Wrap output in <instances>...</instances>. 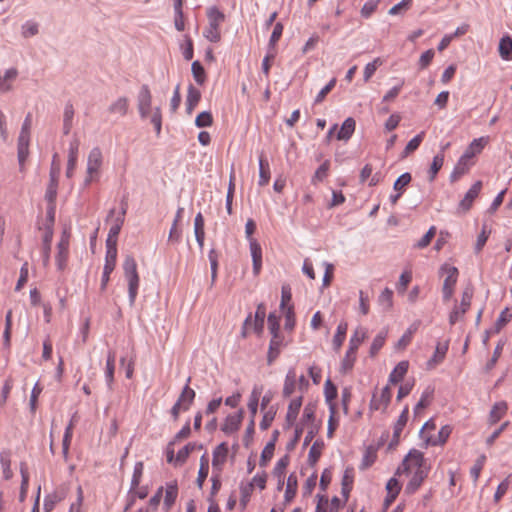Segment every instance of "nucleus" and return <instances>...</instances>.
I'll return each instance as SVG.
<instances>
[{"mask_svg": "<svg viewBox=\"0 0 512 512\" xmlns=\"http://www.w3.org/2000/svg\"><path fill=\"white\" fill-rule=\"evenodd\" d=\"M408 415L409 408L408 406H405L393 428V441H395L396 443L399 441L400 435L407 424Z\"/></svg>", "mask_w": 512, "mask_h": 512, "instance_id": "obj_43", "label": "nucleus"}, {"mask_svg": "<svg viewBox=\"0 0 512 512\" xmlns=\"http://www.w3.org/2000/svg\"><path fill=\"white\" fill-rule=\"evenodd\" d=\"M274 452H275V440H271L265 445V447L263 448V450L261 452L259 466L262 468H266L268 466L269 462L271 461V459L273 458Z\"/></svg>", "mask_w": 512, "mask_h": 512, "instance_id": "obj_46", "label": "nucleus"}, {"mask_svg": "<svg viewBox=\"0 0 512 512\" xmlns=\"http://www.w3.org/2000/svg\"><path fill=\"white\" fill-rule=\"evenodd\" d=\"M317 498L315 512H339L343 506V501L336 496L329 499L325 495H317Z\"/></svg>", "mask_w": 512, "mask_h": 512, "instance_id": "obj_15", "label": "nucleus"}, {"mask_svg": "<svg viewBox=\"0 0 512 512\" xmlns=\"http://www.w3.org/2000/svg\"><path fill=\"white\" fill-rule=\"evenodd\" d=\"M430 471L431 465L425 458L424 453L417 449H411L398 466L395 474H406L408 476L405 493L413 495L420 489Z\"/></svg>", "mask_w": 512, "mask_h": 512, "instance_id": "obj_1", "label": "nucleus"}, {"mask_svg": "<svg viewBox=\"0 0 512 512\" xmlns=\"http://www.w3.org/2000/svg\"><path fill=\"white\" fill-rule=\"evenodd\" d=\"M388 335V330H381L373 339L371 347H370V356L374 357L380 351V349L384 346L386 338Z\"/></svg>", "mask_w": 512, "mask_h": 512, "instance_id": "obj_50", "label": "nucleus"}, {"mask_svg": "<svg viewBox=\"0 0 512 512\" xmlns=\"http://www.w3.org/2000/svg\"><path fill=\"white\" fill-rule=\"evenodd\" d=\"M448 342H438L435 352L432 357L427 361V369L431 370L443 362L448 351Z\"/></svg>", "mask_w": 512, "mask_h": 512, "instance_id": "obj_23", "label": "nucleus"}, {"mask_svg": "<svg viewBox=\"0 0 512 512\" xmlns=\"http://www.w3.org/2000/svg\"><path fill=\"white\" fill-rule=\"evenodd\" d=\"M129 110V99L127 97H119L113 101L109 107L108 112L112 115L124 117Z\"/></svg>", "mask_w": 512, "mask_h": 512, "instance_id": "obj_31", "label": "nucleus"}, {"mask_svg": "<svg viewBox=\"0 0 512 512\" xmlns=\"http://www.w3.org/2000/svg\"><path fill=\"white\" fill-rule=\"evenodd\" d=\"M266 316V308L263 304H260L257 306L256 312H255V319L253 322L254 330L257 333H260L264 326V319Z\"/></svg>", "mask_w": 512, "mask_h": 512, "instance_id": "obj_61", "label": "nucleus"}, {"mask_svg": "<svg viewBox=\"0 0 512 512\" xmlns=\"http://www.w3.org/2000/svg\"><path fill=\"white\" fill-rule=\"evenodd\" d=\"M243 414L244 412L240 410L237 413L228 415L221 426V430L227 435L237 432L242 423Z\"/></svg>", "mask_w": 512, "mask_h": 512, "instance_id": "obj_17", "label": "nucleus"}, {"mask_svg": "<svg viewBox=\"0 0 512 512\" xmlns=\"http://www.w3.org/2000/svg\"><path fill=\"white\" fill-rule=\"evenodd\" d=\"M115 360H116L115 353L110 351L107 355L106 367H105V377H106V381H107L109 387H111L113 380H114Z\"/></svg>", "mask_w": 512, "mask_h": 512, "instance_id": "obj_54", "label": "nucleus"}, {"mask_svg": "<svg viewBox=\"0 0 512 512\" xmlns=\"http://www.w3.org/2000/svg\"><path fill=\"white\" fill-rule=\"evenodd\" d=\"M137 107L141 118H150L156 134L161 133L162 113L160 107L152 109V95L148 85H142L137 96Z\"/></svg>", "mask_w": 512, "mask_h": 512, "instance_id": "obj_2", "label": "nucleus"}, {"mask_svg": "<svg viewBox=\"0 0 512 512\" xmlns=\"http://www.w3.org/2000/svg\"><path fill=\"white\" fill-rule=\"evenodd\" d=\"M270 165L267 159L260 155L259 157V180L258 184L259 186H266L270 181Z\"/></svg>", "mask_w": 512, "mask_h": 512, "instance_id": "obj_41", "label": "nucleus"}, {"mask_svg": "<svg viewBox=\"0 0 512 512\" xmlns=\"http://www.w3.org/2000/svg\"><path fill=\"white\" fill-rule=\"evenodd\" d=\"M451 432L452 427L445 425L436 433V424L434 420L430 419L423 425L420 431V438L426 448L429 446H442L447 442Z\"/></svg>", "mask_w": 512, "mask_h": 512, "instance_id": "obj_3", "label": "nucleus"}, {"mask_svg": "<svg viewBox=\"0 0 512 512\" xmlns=\"http://www.w3.org/2000/svg\"><path fill=\"white\" fill-rule=\"evenodd\" d=\"M508 411V404L506 401L496 402L489 414V422L490 424H496L500 421Z\"/></svg>", "mask_w": 512, "mask_h": 512, "instance_id": "obj_36", "label": "nucleus"}, {"mask_svg": "<svg viewBox=\"0 0 512 512\" xmlns=\"http://www.w3.org/2000/svg\"><path fill=\"white\" fill-rule=\"evenodd\" d=\"M249 246L253 262V271L255 275H258L262 268V248L257 240H251Z\"/></svg>", "mask_w": 512, "mask_h": 512, "instance_id": "obj_27", "label": "nucleus"}, {"mask_svg": "<svg viewBox=\"0 0 512 512\" xmlns=\"http://www.w3.org/2000/svg\"><path fill=\"white\" fill-rule=\"evenodd\" d=\"M203 448L202 444H198L196 442H190L186 444L182 449H180L175 457V466L183 465L189 455L195 450H201Z\"/></svg>", "mask_w": 512, "mask_h": 512, "instance_id": "obj_28", "label": "nucleus"}, {"mask_svg": "<svg viewBox=\"0 0 512 512\" xmlns=\"http://www.w3.org/2000/svg\"><path fill=\"white\" fill-rule=\"evenodd\" d=\"M293 426L295 428V441H299L305 429L319 428L316 422V404L313 402L307 403L299 421L296 420Z\"/></svg>", "mask_w": 512, "mask_h": 512, "instance_id": "obj_7", "label": "nucleus"}, {"mask_svg": "<svg viewBox=\"0 0 512 512\" xmlns=\"http://www.w3.org/2000/svg\"><path fill=\"white\" fill-rule=\"evenodd\" d=\"M281 347H282V338L279 336V334L273 335L272 339L270 341V345H269V351H268V357H267L268 364H272L277 359V357L280 354Z\"/></svg>", "mask_w": 512, "mask_h": 512, "instance_id": "obj_42", "label": "nucleus"}, {"mask_svg": "<svg viewBox=\"0 0 512 512\" xmlns=\"http://www.w3.org/2000/svg\"><path fill=\"white\" fill-rule=\"evenodd\" d=\"M396 476L397 475L395 474V476L390 478L386 483L387 497L385 501L387 504L392 503L401 491L402 486Z\"/></svg>", "mask_w": 512, "mask_h": 512, "instance_id": "obj_37", "label": "nucleus"}, {"mask_svg": "<svg viewBox=\"0 0 512 512\" xmlns=\"http://www.w3.org/2000/svg\"><path fill=\"white\" fill-rule=\"evenodd\" d=\"M264 387L263 385H254L251 391V394L249 396L248 400V409L251 414V418H255L257 411H258V404L261 395L263 394Z\"/></svg>", "mask_w": 512, "mask_h": 512, "instance_id": "obj_30", "label": "nucleus"}, {"mask_svg": "<svg viewBox=\"0 0 512 512\" xmlns=\"http://www.w3.org/2000/svg\"><path fill=\"white\" fill-rule=\"evenodd\" d=\"M444 159H445V155L443 154V151H440L439 153H437L434 156L433 161L431 163V166H430V168L428 170L429 180L431 182L434 181V179L436 178L438 172L442 168V166L444 164Z\"/></svg>", "mask_w": 512, "mask_h": 512, "instance_id": "obj_49", "label": "nucleus"}, {"mask_svg": "<svg viewBox=\"0 0 512 512\" xmlns=\"http://www.w3.org/2000/svg\"><path fill=\"white\" fill-rule=\"evenodd\" d=\"M347 330H348L347 322L341 321L337 326L336 333L332 340V345L336 352H338L341 349V347L346 339Z\"/></svg>", "mask_w": 512, "mask_h": 512, "instance_id": "obj_38", "label": "nucleus"}, {"mask_svg": "<svg viewBox=\"0 0 512 512\" xmlns=\"http://www.w3.org/2000/svg\"><path fill=\"white\" fill-rule=\"evenodd\" d=\"M512 318V313L509 308H505L501 313L499 318L497 319L494 327L490 330V333L497 334L501 331V329L510 322Z\"/></svg>", "mask_w": 512, "mask_h": 512, "instance_id": "obj_57", "label": "nucleus"}, {"mask_svg": "<svg viewBox=\"0 0 512 512\" xmlns=\"http://www.w3.org/2000/svg\"><path fill=\"white\" fill-rule=\"evenodd\" d=\"M117 259V248H107L106 257H105V265L101 280V289H105L109 280L110 274L113 272L116 266Z\"/></svg>", "mask_w": 512, "mask_h": 512, "instance_id": "obj_14", "label": "nucleus"}, {"mask_svg": "<svg viewBox=\"0 0 512 512\" xmlns=\"http://www.w3.org/2000/svg\"><path fill=\"white\" fill-rule=\"evenodd\" d=\"M268 475L265 471L256 473L252 479L248 482L255 489L258 488L260 491L266 489Z\"/></svg>", "mask_w": 512, "mask_h": 512, "instance_id": "obj_64", "label": "nucleus"}, {"mask_svg": "<svg viewBox=\"0 0 512 512\" xmlns=\"http://www.w3.org/2000/svg\"><path fill=\"white\" fill-rule=\"evenodd\" d=\"M424 136H425V132L422 131L419 134H417L415 137H413L406 145V147L403 151V157H407L408 155H410L411 153L416 151L419 148L420 144L422 143Z\"/></svg>", "mask_w": 512, "mask_h": 512, "instance_id": "obj_60", "label": "nucleus"}, {"mask_svg": "<svg viewBox=\"0 0 512 512\" xmlns=\"http://www.w3.org/2000/svg\"><path fill=\"white\" fill-rule=\"evenodd\" d=\"M367 337V330L364 327H357L350 340H349V348L352 350H358L359 346L363 343V341Z\"/></svg>", "mask_w": 512, "mask_h": 512, "instance_id": "obj_47", "label": "nucleus"}, {"mask_svg": "<svg viewBox=\"0 0 512 512\" xmlns=\"http://www.w3.org/2000/svg\"><path fill=\"white\" fill-rule=\"evenodd\" d=\"M59 169H60L59 165L55 166V160H54L53 164H52V169L50 172V177H51L50 184L47 187V191H46V195H45L46 199L48 200V202L50 204H53L56 199L57 179H58V175H59Z\"/></svg>", "mask_w": 512, "mask_h": 512, "instance_id": "obj_25", "label": "nucleus"}, {"mask_svg": "<svg viewBox=\"0 0 512 512\" xmlns=\"http://www.w3.org/2000/svg\"><path fill=\"white\" fill-rule=\"evenodd\" d=\"M18 71L16 68L6 70L4 76L0 75V93L8 92L12 89V82L17 78Z\"/></svg>", "mask_w": 512, "mask_h": 512, "instance_id": "obj_40", "label": "nucleus"}, {"mask_svg": "<svg viewBox=\"0 0 512 512\" xmlns=\"http://www.w3.org/2000/svg\"><path fill=\"white\" fill-rule=\"evenodd\" d=\"M357 358V350H352V348H348L345 353L344 358L341 361L340 370L342 373H348L352 370L355 361Z\"/></svg>", "mask_w": 512, "mask_h": 512, "instance_id": "obj_48", "label": "nucleus"}, {"mask_svg": "<svg viewBox=\"0 0 512 512\" xmlns=\"http://www.w3.org/2000/svg\"><path fill=\"white\" fill-rule=\"evenodd\" d=\"M79 147H80V141L76 138L73 139L69 144L68 161H67V169H66V176L68 178L73 176L74 170L76 168Z\"/></svg>", "mask_w": 512, "mask_h": 512, "instance_id": "obj_19", "label": "nucleus"}, {"mask_svg": "<svg viewBox=\"0 0 512 512\" xmlns=\"http://www.w3.org/2000/svg\"><path fill=\"white\" fill-rule=\"evenodd\" d=\"M125 214L126 207H123L121 213L112 221L106 240L107 248H117V239L124 223Z\"/></svg>", "mask_w": 512, "mask_h": 512, "instance_id": "obj_12", "label": "nucleus"}, {"mask_svg": "<svg viewBox=\"0 0 512 512\" xmlns=\"http://www.w3.org/2000/svg\"><path fill=\"white\" fill-rule=\"evenodd\" d=\"M164 499H163V506L166 512H168L173 505L175 504V501L178 496V484L176 481H171L166 483L164 486Z\"/></svg>", "mask_w": 512, "mask_h": 512, "instance_id": "obj_20", "label": "nucleus"}, {"mask_svg": "<svg viewBox=\"0 0 512 512\" xmlns=\"http://www.w3.org/2000/svg\"><path fill=\"white\" fill-rule=\"evenodd\" d=\"M208 26L205 28L203 35L210 41L217 43L221 40L220 26L223 23L225 16L216 7H211L207 11Z\"/></svg>", "mask_w": 512, "mask_h": 512, "instance_id": "obj_6", "label": "nucleus"}, {"mask_svg": "<svg viewBox=\"0 0 512 512\" xmlns=\"http://www.w3.org/2000/svg\"><path fill=\"white\" fill-rule=\"evenodd\" d=\"M409 369V362L404 360L399 362L395 368L392 370V372L389 375L388 382L390 384H398L400 383L405 375L407 374Z\"/></svg>", "mask_w": 512, "mask_h": 512, "instance_id": "obj_34", "label": "nucleus"}, {"mask_svg": "<svg viewBox=\"0 0 512 512\" xmlns=\"http://www.w3.org/2000/svg\"><path fill=\"white\" fill-rule=\"evenodd\" d=\"M488 143V138L480 137L474 139L469 146L466 148L463 156L469 160H473L474 157L479 155Z\"/></svg>", "mask_w": 512, "mask_h": 512, "instance_id": "obj_26", "label": "nucleus"}, {"mask_svg": "<svg viewBox=\"0 0 512 512\" xmlns=\"http://www.w3.org/2000/svg\"><path fill=\"white\" fill-rule=\"evenodd\" d=\"M324 449V443L321 440H316L309 451L308 462L310 465H315L320 459Z\"/></svg>", "mask_w": 512, "mask_h": 512, "instance_id": "obj_52", "label": "nucleus"}, {"mask_svg": "<svg viewBox=\"0 0 512 512\" xmlns=\"http://www.w3.org/2000/svg\"><path fill=\"white\" fill-rule=\"evenodd\" d=\"M441 274L444 276L442 294L445 302L449 301L454 294L455 286L457 284L459 271L456 267L444 264L441 269Z\"/></svg>", "mask_w": 512, "mask_h": 512, "instance_id": "obj_10", "label": "nucleus"}, {"mask_svg": "<svg viewBox=\"0 0 512 512\" xmlns=\"http://www.w3.org/2000/svg\"><path fill=\"white\" fill-rule=\"evenodd\" d=\"M329 169H330V161L325 160L315 171V173L311 179L312 184L317 185L319 182H322L328 176Z\"/></svg>", "mask_w": 512, "mask_h": 512, "instance_id": "obj_58", "label": "nucleus"}, {"mask_svg": "<svg viewBox=\"0 0 512 512\" xmlns=\"http://www.w3.org/2000/svg\"><path fill=\"white\" fill-rule=\"evenodd\" d=\"M30 134L20 133L18 137V160L22 166L29 155Z\"/></svg>", "mask_w": 512, "mask_h": 512, "instance_id": "obj_35", "label": "nucleus"}, {"mask_svg": "<svg viewBox=\"0 0 512 512\" xmlns=\"http://www.w3.org/2000/svg\"><path fill=\"white\" fill-rule=\"evenodd\" d=\"M194 80L197 84L203 85L206 81V72L199 61H194L191 66Z\"/></svg>", "mask_w": 512, "mask_h": 512, "instance_id": "obj_62", "label": "nucleus"}, {"mask_svg": "<svg viewBox=\"0 0 512 512\" xmlns=\"http://www.w3.org/2000/svg\"><path fill=\"white\" fill-rule=\"evenodd\" d=\"M359 178H360L361 183H365L368 181V185L372 187V186H376L377 184H379L382 181L383 176H382L381 172H376L373 174L372 165L366 164L362 168Z\"/></svg>", "mask_w": 512, "mask_h": 512, "instance_id": "obj_24", "label": "nucleus"}, {"mask_svg": "<svg viewBox=\"0 0 512 512\" xmlns=\"http://www.w3.org/2000/svg\"><path fill=\"white\" fill-rule=\"evenodd\" d=\"M482 188V182L476 181L471 188L467 191L464 198L459 203V209L462 212H467L473 205L474 200L478 197Z\"/></svg>", "mask_w": 512, "mask_h": 512, "instance_id": "obj_18", "label": "nucleus"}, {"mask_svg": "<svg viewBox=\"0 0 512 512\" xmlns=\"http://www.w3.org/2000/svg\"><path fill=\"white\" fill-rule=\"evenodd\" d=\"M123 271L125 279L128 283L129 301L130 304L133 305L138 294L140 282L139 274L137 271V263L134 257L126 256L123 262Z\"/></svg>", "mask_w": 512, "mask_h": 512, "instance_id": "obj_5", "label": "nucleus"}, {"mask_svg": "<svg viewBox=\"0 0 512 512\" xmlns=\"http://www.w3.org/2000/svg\"><path fill=\"white\" fill-rule=\"evenodd\" d=\"M355 127H356L355 120L351 117L347 118L343 122L340 130L337 133V139L344 140V141L349 140L355 131Z\"/></svg>", "mask_w": 512, "mask_h": 512, "instance_id": "obj_44", "label": "nucleus"}, {"mask_svg": "<svg viewBox=\"0 0 512 512\" xmlns=\"http://www.w3.org/2000/svg\"><path fill=\"white\" fill-rule=\"evenodd\" d=\"M499 54L502 59H512V38L510 36L502 37L499 43Z\"/></svg>", "mask_w": 512, "mask_h": 512, "instance_id": "obj_55", "label": "nucleus"}, {"mask_svg": "<svg viewBox=\"0 0 512 512\" xmlns=\"http://www.w3.org/2000/svg\"><path fill=\"white\" fill-rule=\"evenodd\" d=\"M354 478H355V472L353 467H347L344 470L343 476H342V495L344 496L346 501L349 497V494L353 488L354 484Z\"/></svg>", "mask_w": 512, "mask_h": 512, "instance_id": "obj_33", "label": "nucleus"}, {"mask_svg": "<svg viewBox=\"0 0 512 512\" xmlns=\"http://www.w3.org/2000/svg\"><path fill=\"white\" fill-rule=\"evenodd\" d=\"M190 380L191 378L189 377L187 380V384L183 388L181 394L178 397V400L176 401L183 407V411L189 410L196 395L195 391L189 386Z\"/></svg>", "mask_w": 512, "mask_h": 512, "instance_id": "obj_29", "label": "nucleus"}, {"mask_svg": "<svg viewBox=\"0 0 512 512\" xmlns=\"http://www.w3.org/2000/svg\"><path fill=\"white\" fill-rule=\"evenodd\" d=\"M330 415L328 419V428H327V437L332 438L334 432L339 427V416L337 414L336 405H331V409H329Z\"/></svg>", "mask_w": 512, "mask_h": 512, "instance_id": "obj_53", "label": "nucleus"}, {"mask_svg": "<svg viewBox=\"0 0 512 512\" xmlns=\"http://www.w3.org/2000/svg\"><path fill=\"white\" fill-rule=\"evenodd\" d=\"M148 494H149V489L147 486H141L139 484L138 486L130 487V490H129L128 496H127V503L124 508V511L130 510L134 506L137 498L145 499L148 496Z\"/></svg>", "mask_w": 512, "mask_h": 512, "instance_id": "obj_22", "label": "nucleus"}, {"mask_svg": "<svg viewBox=\"0 0 512 512\" xmlns=\"http://www.w3.org/2000/svg\"><path fill=\"white\" fill-rule=\"evenodd\" d=\"M240 491V499L239 504L241 507V510H245L248 506V503L251 500V496L254 492V488L249 484L248 482H241L239 486Z\"/></svg>", "mask_w": 512, "mask_h": 512, "instance_id": "obj_45", "label": "nucleus"}, {"mask_svg": "<svg viewBox=\"0 0 512 512\" xmlns=\"http://www.w3.org/2000/svg\"><path fill=\"white\" fill-rule=\"evenodd\" d=\"M378 303L385 310H390L393 307V291L385 288L378 297Z\"/></svg>", "mask_w": 512, "mask_h": 512, "instance_id": "obj_63", "label": "nucleus"}, {"mask_svg": "<svg viewBox=\"0 0 512 512\" xmlns=\"http://www.w3.org/2000/svg\"><path fill=\"white\" fill-rule=\"evenodd\" d=\"M201 98V93L198 89H196L194 86L190 85L188 87V94H187V111L188 113H192L194 108L197 106Z\"/></svg>", "mask_w": 512, "mask_h": 512, "instance_id": "obj_51", "label": "nucleus"}, {"mask_svg": "<svg viewBox=\"0 0 512 512\" xmlns=\"http://www.w3.org/2000/svg\"><path fill=\"white\" fill-rule=\"evenodd\" d=\"M290 463V457L289 455H284L278 461L276 462L273 470L272 475L275 478H281L285 477L286 469Z\"/></svg>", "mask_w": 512, "mask_h": 512, "instance_id": "obj_56", "label": "nucleus"}, {"mask_svg": "<svg viewBox=\"0 0 512 512\" xmlns=\"http://www.w3.org/2000/svg\"><path fill=\"white\" fill-rule=\"evenodd\" d=\"M391 398L392 391L388 385L380 391L374 392L370 401V410L384 412L390 404Z\"/></svg>", "mask_w": 512, "mask_h": 512, "instance_id": "obj_11", "label": "nucleus"}, {"mask_svg": "<svg viewBox=\"0 0 512 512\" xmlns=\"http://www.w3.org/2000/svg\"><path fill=\"white\" fill-rule=\"evenodd\" d=\"M473 295L474 290L471 286H467L463 289L460 302H455L454 307L449 314V324L451 326L463 319L464 315L471 307Z\"/></svg>", "mask_w": 512, "mask_h": 512, "instance_id": "obj_8", "label": "nucleus"}, {"mask_svg": "<svg viewBox=\"0 0 512 512\" xmlns=\"http://www.w3.org/2000/svg\"><path fill=\"white\" fill-rule=\"evenodd\" d=\"M103 164V154L99 147H94L88 155L85 185L98 181Z\"/></svg>", "mask_w": 512, "mask_h": 512, "instance_id": "obj_9", "label": "nucleus"}, {"mask_svg": "<svg viewBox=\"0 0 512 512\" xmlns=\"http://www.w3.org/2000/svg\"><path fill=\"white\" fill-rule=\"evenodd\" d=\"M377 449L374 446H368L362 456L359 469L364 471L370 468L377 460Z\"/></svg>", "mask_w": 512, "mask_h": 512, "instance_id": "obj_39", "label": "nucleus"}, {"mask_svg": "<svg viewBox=\"0 0 512 512\" xmlns=\"http://www.w3.org/2000/svg\"><path fill=\"white\" fill-rule=\"evenodd\" d=\"M297 489H298V480H297V476L295 473H291L288 478H287V481H286V488H285V492H284V503L285 504H290L296 494H297Z\"/></svg>", "mask_w": 512, "mask_h": 512, "instance_id": "obj_32", "label": "nucleus"}, {"mask_svg": "<svg viewBox=\"0 0 512 512\" xmlns=\"http://www.w3.org/2000/svg\"><path fill=\"white\" fill-rule=\"evenodd\" d=\"M229 453V447L226 442H222L215 447L213 450L212 467L213 470L220 474L223 470V466L227 461Z\"/></svg>", "mask_w": 512, "mask_h": 512, "instance_id": "obj_16", "label": "nucleus"}, {"mask_svg": "<svg viewBox=\"0 0 512 512\" xmlns=\"http://www.w3.org/2000/svg\"><path fill=\"white\" fill-rule=\"evenodd\" d=\"M475 164L474 160H469L463 155L458 159L454 166V169L450 175L451 182H455L460 179L463 175L468 173L470 168Z\"/></svg>", "mask_w": 512, "mask_h": 512, "instance_id": "obj_21", "label": "nucleus"}, {"mask_svg": "<svg viewBox=\"0 0 512 512\" xmlns=\"http://www.w3.org/2000/svg\"><path fill=\"white\" fill-rule=\"evenodd\" d=\"M324 395L329 409H331V405H336L334 401L337 397V388L329 379L325 382Z\"/></svg>", "mask_w": 512, "mask_h": 512, "instance_id": "obj_59", "label": "nucleus"}, {"mask_svg": "<svg viewBox=\"0 0 512 512\" xmlns=\"http://www.w3.org/2000/svg\"><path fill=\"white\" fill-rule=\"evenodd\" d=\"M289 403L287 406V411L285 415V421L287 426L293 427L295 421L298 418L300 409L303 405V395H296L294 397L288 398Z\"/></svg>", "mask_w": 512, "mask_h": 512, "instance_id": "obj_13", "label": "nucleus"}, {"mask_svg": "<svg viewBox=\"0 0 512 512\" xmlns=\"http://www.w3.org/2000/svg\"><path fill=\"white\" fill-rule=\"evenodd\" d=\"M309 387V381L305 375H298L295 368H290L284 378L282 387V397L291 398L297 395H303Z\"/></svg>", "mask_w": 512, "mask_h": 512, "instance_id": "obj_4", "label": "nucleus"}]
</instances>
